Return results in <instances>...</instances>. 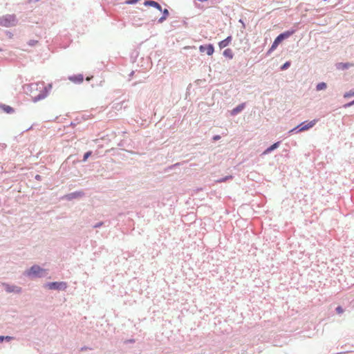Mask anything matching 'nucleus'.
<instances>
[{"label":"nucleus","instance_id":"obj_20","mask_svg":"<svg viewBox=\"0 0 354 354\" xmlns=\"http://www.w3.org/2000/svg\"><path fill=\"white\" fill-rule=\"evenodd\" d=\"M351 95H354V91H350L349 93H346L345 95H344V97H348Z\"/></svg>","mask_w":354,"mask_h":354},{"label":"nucleus","instance_id":"obj_26","mask_svg":"<svg viewBox=\"0 0 354 354\" xmlns=\"http://www.w3.org/2000/svg\"><path fill=\"white\" fill-rule=\"evenodd\" d=\"M352 104H354V101H353L352 102H351V103L349 104V105H352Z\"/></svg>","mask_w":354,"mask_h":354},{"label":"nucleus","instance_id":"obj_12","mask_svg":"<svg viewBox=\"0 0 354 354\" xmlns=\"http://www.w3.org/2000/svg\"><path fill=\"white\" fill-rule=\"evenodd\" d=\"M70 80L74 82L80 83V82H83L84 77H83L82 75H78L70 77Z\"/></svg>","mask_w":354,"mask_h":354},{"label":"nucleus","instance_id":"obj_7","mask_svg":"<svg viewBox=\"0 0 354 354\" xmlns=\"http://www.w3.org/2000/svg\"><path fill=\"white\" fill-rule=\"evenodd\" d=\"M144 4L145 6H149L154 7V8H157L158 10H159L160 11L162 10L161 6L158 3H157V2L154 1H151V0L145 1Z\"/></svg>","mask_w":354,"mask_h":354},{"label":"nucleus","instance_id":"obj_2","mask_svg":"<svg viewBox=\"0 0 354 354\" xmlns=\"http://www.w3.org/2000/svg\"><path fill=\"white\" fill-rule=\"evenodd\" d=\"M44 270L41 269L38 266H33L29 269L28 270L26 271V274L27 276H41V272H44Z\"/></svg>","mask_w":354,"mask_h":354},{"label":"nucleus","instance_id":"obj_1","mask_svg":"<svg viewBox=\"0 0 354 354\" xmlns=\"http://www.w3.org/2000/svg\"><path fill=\"white\" fill-rule=\"evenodd\" d=\"M295 32V30H288V31H286L281 34H280L279 36L277 37V38L274 39V41H273L270 50H269V53L274 50L278 45L285 39H287L289 37H290L292 35H293Z\"/></svg>","mask_w":354,"mask_h":354},{"label":"nucleus","instance_id":"obj_18","mask_svg":"<svg viewBox=\"0 0 354 354\" xmlns=\"http://www.w3.org/2000/svg\"><path fill=\"white\" fill-rule=\"evenodd\" d=\"M91 155V151H88L86 152L84 156V159L83 160L84 161H86L87 160V158Z\"/></svg>","mask_w":354,"mask_h":354},{"label":"nucleus","instance_id":"obj_19","mask_svg":"<svg viewBox=\"0 0 354 354\" xmlns=\"http://www.w3.org/2000/svg\"><path fill=\"white\" fill-rule=\"evenodd\" d=\"M336 311L337 313L341 314L344 312V310L341 306H338L336 308Z\"/></svg>","mask_w":354,"mask_h":354},{"label":"nucleus","instance_id":"obj_8","mask_svg":"<svg viewBox=\"0 0 354 354\" xmlns=\"http://www.w3.org/2000/svg\"><path fill=\"white\" fill-rule=\"evenodd\" d=\"M245 103H242V104L238 105L236 108L233 109L231 111V115H236V114H238L239 113H240L241 111H242L243 110V109L245 108Z\"/></svg>","mask_w":354,"mask_h":354},{"label":"nucleus","instance_id":"obj_6","mask_svg":"<svg viewBox=\"0 0 354 354\" xmlns=\"http://www.w3.org/2000/svg\"><path fill=\"white\" fill-rule=\"evenodd\" d=\"M231 41H232V37L231 36L227 37L226 39L221 41L218 43L219 48L221 49L225 48L226 46H227L230 44Z\"/></svg>","mask_w":354,"mask_h":354},{"label":"nucleus","instance_id":"obj_24","mask_svg":"<svg viewBox=\"0 0 354 354\" xmlns=\"http://www.w3.org/2000/svg\"><path fill=\"white\" fill-rule=\"evenodd\" d=\"M4 339V336H0V342Z\"/></svg>","mask_w":354,"mask_h":354},{"label":"nucleus","instance_id":"obj_4","mask_svg":"<svg viewBox=\"0 0 354 354\" xmlns=\"http://www.w3.org/2000/svg\"><path fill=\"white\" fill-rule=\"evenodd\" d=\"M316 122H317V120H313L308 122L307 124H305L306 122H303V123L300 124L297 127V128H299V131H304L309 129L310 128L313 127L316 124Z\"/></svg>","mask_w":354,"mask_h":354},{"label":"nucleus","instance_id":"obj_10","mask_svg":"<svg viewBox=\"0 0 354 354\" xmlns=\"http://www.w3.org/2000/svg\"><path fill=\"white\" fill-rule=\"evenodd\" d=\"M223 55L225 57H227L229 59H232L233 57H234V53H233V51L232 49L230 48H227L225 49L224 51H223Z\"/></svg>","mask_w":354,"mask_h":354},{"label":"nucleus","instance_id":"obj_17","mask_svg":"<svg viewBox=\"0 0 354 354\" xmlns=\"http://www.w3.org/2000/svg\"><path fill=\"white\" fill-rule=\"evenodd\" d=\"M290 66V62H286L281 67V70H286Z\"/></svg>","mask_w":354,"mask_h":354},{"label":"nucleus","instance_id":"obj_22","mask_svg":"<svg viewBox=\"0 0 354 354\" xmlns=\"http://www.w3.org/2000/svg\"><path fill=\"white\" fill-rule=\"evenodd\" d=\"M46 95L43 94V95H39L36 98L38 99V100H40V99H42L44 97H45Z\"/></svg>","mask_w":354,"mask_h":354},{"label":"nucleus","instance_id":"obj_14","mask_svg":"<svg viewBox=\"0 0 354 354\" xmlns=\"http://www.w3.org/2000/svg\"><path fill=\"white\" fill-rule=\"evenodd\" d=\"M326 88V84L324 83V82H321V83H319L317 85V91H321V90H324Z\"/></svg>","mask_w":354,"mask_h":354},{"label":"nucleus","instance_id":"obj_25","mask_svg":"<svg viewBox=\"0 0 354 354\" xmlns=\"http://www.w3.org/2000/svg\"><path fill=\"white\" fill-rule=\"evenodd\" d=\"M40 178H41V177H40V176H39V175H37V176H35V178H36V179H37V180H39V179H40Z\"/></svg>","mask_w":354,"mask_h":354},{"label":"nucleus","instance_id":"obj_3","mask_svg":"<svg viewBox=\"0 0 354 354\" xmlns=\"http://www.w3.org/2000/svg\"><path fill=\"white\" fill-rule=\"evenodd\" d=\"M46 287H48V289L50 290H64L66 288L67 285L65 282H52L49 283L46 285Z\"/></svg>","mask_w":354,"mask_h":354},{"label":"nucleus","instance_id":"obj_23","mask_svg":"<svg viewBox=\"0 0 354 354\" xmlns=\"http://www.w3.org/2000/svg\"><path fill=\"white\" fill-rule=\"evenodd\" d=\"M12 337H10V336H6V337H4V339H6V340H10Z\"/></svg>","mask_w":354,"mask_h":354},{"label":"nucleus","instance_id":"obj_11","mask_svg":"<svg viewBox=\"0 0 354 354\" xmlns=\"http://www.w3.org/2000/svg\"><path fill=\"white\" fill-rule=\"evenodd\" d=\"M0 108L7 113H11L14 112L13 108L8 105H0Z\"/></svg>","mask_w":354,"mask_h":354},{"label":"nucleus","instance_id":"obj_9","mask_svg":"<svg viewBox=\"0 0 354 354\" xmlns=\"http://www.w3.org/2000/svg\"><path fill=\"white\" fill-rule=\"evenodd\" d=\"M4 286L6 288V291L8 292H21V288H19L18 286H10L8 284H4Z\"/></svg>","mask_w":354,"mask_h":354},{"label":"nucleus","instance_id":"obj_13","mask_svg":"<svg viewBox=\"0 0 354 354\" xmlns=\"http://www.w3.org/2000/svg\"><path fill=\"white\" fill-rule=\"evenodd\" d=\"M279 145V142H275L274 144H273L272 145H271L270 147H268L266 151H265V153H269L270 151H272V150L277 149Z\"/></svg>","mask_w":354,"mask_h":354},{"label":"nucleus","instance_id":"obj_16","mask_svg":"<svg viewBox=\"0 0 354 354\" xmlns=\"http://www.w3.org/2000/svg\"><path fill=\"white\" fill-rule=\"evenodd\" d=\"M164 17H161L159 21L162 22L163 20H165L167 17V16L169 15V12L167 9H165L163 11Z\"/></svg>","mask_w":354,"mask_h":354},{"label":"nucleus","instance_id":"obj_5","mask_svg":"<svg viewBox=\"0 0 354 354\" xmlns=\"http://www.w3.org/2000/svg\"><path fill=\"white\" fill-rule=\"evenodd\" d=\"M199 50L201 53L206 51L208 55H212L214 52V48L212 44H208L207 46L201 45L199 46Z\"/></svg>","mask_w":354,"mask_h":354},{"label":"nucleus","instance_id":"obj_15","mask_svg":"<svg viewBox=\"0 0 354 354\" xmlns=\"http://www.w3.org/2000/svg\"><path fill=\"white\" fill-rule=\"evenodd\" d=\"M339 66L342 68L344 69V68H348V67H350V66H353V64H349V63H346V64L340 63V64H339Z\"/></svg>","mask_w":354,"mask_h":354},{"label":"nucleus","instance_id":"obj_21","mask_svg":"<svg viewBox=\"0 0 354 354\" xmlns=\"http://www.w3.org/2000/svg\"><path fill=\"white\" fill-rule=\"evenodd\" d=\"M219 139H221V136H218V135L214 136L213 137V140H219Z\"/></svg>","mask_w":354,"mask_h":354}]
</instances>
